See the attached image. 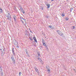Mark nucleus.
Masks as SVG:
<instances>
[{"label":"nucleus","mask_w":76,"mask_h":76,"mask_svg":"<svg viewBox=\"0 0 76 76\" xmlns=\"http://www.w3.org/2000/svg\"><path fill=\"white\" fill-rule=\"evenodd\" d=\"M20 19H21L20 20L22 22L23 24V25H25V24H24V22H26V20H25V18H23L22 17H20Z\"/></svg>","instance_id":"f257e3e1"},{"label":"nucleus","mask_w":76,"mask_h":76,"mask_svg":"<svg viewBox=\"0 0 76 76\" xmlns=\"http://www.w3.org/2000/svg\"><path fill=\"white\" fill-rule=\"evenodd\" d=\"M6 16L7 18V19L11 20V17L10 13H8L7 15H6Z\"/></svg>","instance_id":"f03ea898"},{"label":"nucleus","mask_w":76,"mask_h":76,"mask_svg":"<svg viewBox=\"0 0 76 76\" xmlns=\"http://www.w3.org/2000/svg\"><path fill=\"white\" fill-rule=\"evenodd\" d=\"M14 44L15 45L16 47L17 48H19V46H18V42L16 40H15L14 41Z\"/></svg>","instance_id":"7ed1b4c3"},{"label":"nucleus","mask_w":76,"mask_h":76,"mask_svg":"<svg viewBox=\"0 0 76 76\" xmlns=\"http://www.w3.org/2000/svg\"><path fill=\"white\" fill-rule=\"evenodd\" d=\"M20 10H21V12H22V13H23V14H24L25 12L24 10H23V9H22V7H20Z\"/></svg>","instance_id":"20e7f679"},{"label":"nucleus","mask_w":76,"mask_h":76,"mask_svg":"<svg viewBox=\"0 0 76 76\" xmlns=\"http://www.w3.org/2000/svg\"><path fill=\"white\" fill-rule=\"evenodd\" d=\"M43 45H44L45 46V47L46 48V49H48V47H47V45H46V43H43Z\"/></svg>","instance_id":"39448f33"},{"label":"nucleus","mask_w":76,"mask_h":76,"mask_svg":"<svg viewBox=\"0 0 76 76\" xmlns=\"http://www.w3.org/2000/svg\"><path fill=\"white\" fill-rule=\"evenodd\" d=\"M34 69L36 71V72H37L38 73H39V71H38V69H37V67L35 66L34 67Z\"/></svg>","instance_id":"423d86ee"},{"label":"nucleus","mask_w":76,"mask_h":76,"mask_svg":"<svg viewBox=\"0 0 76 76\" xmlns=\"http://www.w3.org/2000/svg\"><path fill=\"white\" fill-rule=\"evenodd\" d=\"M26 51L27 56H28V57H29V53H28V50H27V49H26Z\"/></svg>","instance_id":"0eeeda50"},{"label":"nucleus","mask_w":76,"mask_h":76,"mask_svg":"<svg viewBox=\"0 0 76 76\" xmlns=\"http://www.w3.org/2000/svg\"><path fill=\"white\" fill-rule=\"evenodd\" d=\"M58 34H59L60 35H61V36H62L63 35L62 32L61 31H60L59 32H58Z\"/></svg>","instance_id":"6e6552de"},{"label":"nucleus","mask_w":76,"mask_h":76,"mask_svg":"<svg viewBox=\"0 0 76 76\" xmlns=\"http://www.w3.org/2000/svg\"><path fill=\"white\" fill-rule=\"evenodd\" d=\"M1 51V52H2L3 53V52H4V50H5L4 49V48H1L0 49Z\"/></svg>","instance_id":"1a4fd4ad"},{"label":"nucleus","mask_w":76,"mask_h":76,"mask_svg":"<svg viewBox=\"0 0 76 76\" xmlns=\"http://www.w3.org/2000/svg\"><path fill=\"white\" fill-rule=\"evenodd\" d=\"M33 39L36 42H37V39H36V38L34 36L33 37Z\"/></svg>","instance_id":"9d476101"},{"label":"nucleus","mask_w":76,"mask_h":76,"mask_svg":"<svg viewBox=\"0 0 76 76\" xmlns=\"http://www.w3.org/2000/svg\"><path fill=\"white\" fill-rule=\"evenodd\" d=\"M29 33V32L27 31V30H26L25 32V35H28V34Z\"/></svg>","instance_id":"9b49d317"},{"label":"nucleus","mask_w":76,"mask_h":76,"mask_svg":"<svg viewBox=\"0 0 76 76\" xmlns=\"http://www.w3.org/2000/svg\"><path fill=\"white\" fill-rule=\"evenodd\" d=\"M11 58L12 60V61H13V60H15V59H14V57H13V55L11 56Z\"/></svg>","instance_id":"f8f14e48"},{"label":"nucleus","mask_w":76,"mask_h":76,"mask_svg":"<svg viewBox=\"0 0 76 76\" xmlns=\"http://www.w3.org/2000/svg\"><path fill=\"white\" fill-rule=\"evenodd\" d=\"M0 74L1 76H3V73L2 71H0Z\"/></svg>","instance_id":"ddd939ff"},{"label":"nucleus","mask_w":76,"mask_h":76,"mask_svg":"<svg viewBox=\"0 0 76 76\" xmlns=\"http://www.w3.org/2000/svg\"><path fill=\"white\" fill-rule=\"evenodd\" d=\"M47 8H50V4H48L47 5Z\"/></svg>","instance_id":"4468645a"},{"label":"nucleus","mask_w":76,"mask_h":76,"mask_svg":"<svg viewBox=\"0 0 76 76\" xmlns=\"http://www.w3.org/2000/svg\"><path fill=\"white\" fill-rule=\"evenodd\" d=\"M12 62H13V64H15V63H16V62L15 61V60H14L13 61H12Z\"/></svg>","instance_id":"2eb2a0df"},{"label":"nucleus","mask_w":76,"mask_h":76,"mask_svg":"<svg viewBox=\"0 0 76 76\" xmlns=\"http://www.w3.org/2000/svg\"><path fill=\"white\" fill-rule=\"evenodd\" d=\"M40 9H41V10H43V7L41 6L40 7Z\"/></svg>","instance_id":"dca6fc26"},{"label":"nucleus","mask_w":76,"mask_h":76,"mask_svg":"<svg viewBox=\"0 0 76 76\" xmlns=\"http://www.w3.org/2000/svg\"><path fill=\"white\" fill-rule=\"evenodd\" d=\"M0 12H1V13H2L3 12V10H2V9H1V8H0Z\"/></svg>","instance_id":"f3484780"},{"label":"nucleus","mask_w":76,"mask_h":76,"mask_svg":"<svg viewBox=\"0 0 76 76\" xmlns=\"http://www.w3.org/2000/svg\"><path fill=\"white\" fill-rule=\"evenodd\" d=\"M48 73H50V69H48Z\"/></svg>","instance_id":"a211bd4d"},{"label":"nucleus","mask_w":76,"mask_h":76,"mask_svg":"<svg viewBox=\"0 0 76 76\" xmlns=\"http://www.w3.org/2000/svg\"><path fill=\"white\" fill-rule=\"evenodd\" d=\"M12 53L13 54V55L14 56H16V55H15V53L14 52H12Z\"/></svg>","instance_id":"6ab92c4d"},{"label":"nucleus","mask_w":76,"mask_h":76,"mask_svg":"<svg viewBox=\"0 0 76 76\" xmlns=\"http://www.w3.org/2000/svg\"><path fill=\"white\" fill-rule=\"evenodd\" d=\"M69 18L66 17V18H65V20H69Z\"/></svg>","instance_id":"aec40b11"},{"label":"nucleus","mask_w":76,"mask_h":76,"mask_svg":"<svg viewBox=\"0 0 76 76\" xmlns=\"http://www.w3.org/2000/svg\"><path fill=\"white\" fill-rule=\"evenodd\" d=\"M14 20L16 21V16H15V17H14Z\"/></svg>","instance_id":"412c9836"},{"label":"nucleus","mask_w":76,"mask_h":76,"mask_svg":"<svg viewBox=\"0 0 76 76\" xmlns=\"http://www.w3.org/2000/svg\"><path fill=\"white\" fill-rule=\"evenodd\" d=\"M0 71L1 72H2V68L1 67V66H0Z\"/></svg>","instance_id":"4be33fe9"},{"label":"nucleus","mask_w":76,"mask_h":76,"mask_svg":"<svg viewBox=\"0 0 76 76\" xmlns=\"http://www.w3.org/2000/svg\"><path fill=\"white\" fill-rule=\"evenodd\" d=\"M49 28H50L51 29H53V27H52V26H49Z\"/></svg>","instance_id":"5701e85b"},{"label":"nucleus","mask_w":76,"mask_h":76,"mask_svg":"<svg viewBox=\"0 0 76 76\" xmlns=\"http://www.w3.org/2000/svg\"><path fill=\"white\" fill-rule=\"evenodd\" d=\"M42 43H44V39H42Z\"/></svg>","instance_id":"b1692460"},{"label":"nucleus","mask_w":76,"mask_h":76,"mask_svg":"<svg viewBox=\"0 0 76 76\" xmlns=\"http://www.w3.org/2000/svg\"><path fill=\"white\" fill-rule=\"evenodd\" d=\"M65 15H64V13H63L62 14V16H64Z\"/></svg>","instance_id":"393cba45"},{"label":"nucleus","mask_w":76,"mask_h":76,"mask_svg":"<svg viewBox=\"0 0 76 76\" xmlns=\"http://www.w3.org/2000/svg\"><path fill=\"white\" fill-rule=\"evenodd\" d=\"M37 54L38 55V56H40V53L39 52H37Z\"/></svg>","instance_id":"a878e982"},{"label":"nucleus","mask_w":76,"mask_h":76,"mask_svg":"<svg viewBox=\"0 0 76 76\" xmlns=\"http://www.w3.org/2000/svg\"><path fill=\"white\" fill-rule=\"evenodd\" d=\"M14 10H16V7H14Z\"/></svg>","instance_id":"bb28decb"},{"label":"nucleus","mask_w":76,"mask_h":76,"mask_svg":"<svg viewBox=\"0 0 76 76\" xmlns=\"http://www.w3.org/2000/svg\"><path fill=\"white\" fill-rule=\"evenodd\" d=\"M75 27L74 26L72 27V29H75Z\"/></svg>","instance_id":"cd10ccee"},{"label":"nucleus","mask_w":76,"mask_h":76,"mask_svg":"<svg viewBox=\"0 0 76 76\" xmlns=\"http://www.w3.org/2000/svg\"><path fill=\"white\" fill-rule=\"evenodd\" d=\"M21 73H21V72H20L19 73V76H20V75H21Z\"/></svg>","instance_id":"c85d7f7f"},{"label":"nucleus","mask_w":76,"mask_h":76,"mask_svg":"<svg viewBox=\"0 0 76 76\" xmlns=\"http://www.w3.org/2000/svg\"><path fill=\"white\" fill-rule=\"evenodd\" d=\"M30 39L31 40V41H32L33 39H32V38H30Z\"/></svg>","instance_id":"c756f323"},{"label":"nucleus","mask_w":76,"mask_h":76,"mask_svg":"<svg viewBox=\"0 0 76 76\" xmlns=\"http://www.w3.org/2000/svg\"><path fill=\"white\" fill-rule=\"evenodd\" d=\"M73 9V8H71L70 9V11H71V12H72V10Z\"/></svg>","instance_id":"7c9ffc66"},{"label":"nucleus","mask_w":76,"mask_h":76,"mask_svg":"<svg viewBox=\"0 0 76 76\" xmlns=\"http://www.w3.org/2000/svg\"><path fill=\"white\" fill-rule=\"evenodd\" d=\"M46 18H48V16L46 15Z\"/></svg>","instance_id":"2f4dec72"},{"label":"nucleus","mask_w":76,"mask_h":76,"mask_svg":"<svg viewBox=\"0 0 76 76\" xmlns=\"http://www.w3.org/2000/svg\"><path fill=\"white\" fill-rule=\"evenodd\" d=\"M60 31L56 30V32H58V31Z\"/></svg>","instance_id":"473e14b6"},{"label":"nucleus","mask_w":76,"mask_h":76,"mask_svg":"<svg viewBox=\"0 0 76 76\" xmlns=\"http://www.w3.org/2000/svg\"><path fill=\"white\" fill-rule=\"evenodd\" d=\"M74 70L75 71V73H76V69H74Z\"/></svg>","instance_id":"72a5a7b5"},{"label":"nucleus","mask_w":76,"mask_h":76,"mask_svg":"<svg viewBox=\"0 0 76 76\" xmlns=\"http://www.w3.org/2000/svg\"><path fill=\"white\" fill-rule=\"evenodd\" d=\"M30 32H31V33H33L32 31H31V30L30 31Z\"/></svg>","instance_id":"f704fd0d"},{"label":"nucleus","mask_w":76,"mask_h":76,"mask_svg":"<svg viewBox=\"0 0 76 76\" xmlns=\"http://www.w3.org/2000/svg\"><path fill=\"white\" fill-rule=\"evenodd\" d=\"M14 52V50H12V52Z\"/></svg>","instance_id":"c9c22d12"},{"label":"nucleus","mask_w":76,"mask_h":76,"mask_svg":"<svg viewBox=\"0 0 76 76\" xmlns=\"http://www.w3.org/2000/svg\"><path fill=\"white\" fill-rule=\"evenodd\" d=\"M38 59L39 60H41V58H38Z\"/></svg>","instance_id":"e433bc0d"},{"label":"nucleus","mask_w":76,"mask_h":76,"mask_svg":"<svg viewBox=\"0 0 76 76\" xmlns=\"http://www.w3.org/2000/svg\"><path fill=\"white\" fill-rule=\"evenodd\" d=\"M28 29L29 30V31H31V29H30V28H29Z\"/></svg>","instance_id":"4c0bfd02"},{"label":"nucleus","mask_w":76,"mask_h":76,"mask_svg":"<svg viewBox=\"0 0 76 76\" xmlns=\"http://www.w3.org/2000/svg\"><path fill=\"white\" fill-rule=\"evenodd\" d=\"M54 0H51V1H53Z\"/></svg>","instance_id":"58836bf2"},{"label":"nucleus","mask_w":76,"mask_h":76,"mask_svg":"<svg viewBox=\"0 0 76 76\" xmlns=\"http://www.w3.org/2000/svg\"><path fill=\"white\" fill-rule=\"evenodd\" d=\"M12 50H14V48H12Z\"/></svg>","instance_id":"ea45409f"},{"label":"nucleus","mask_w":76,"mask_h":76,"mask_svg":"<svg viewBox=\"0 0 76 76\" xmlns=\"http://www.w3.org/2000/svg\"><path fill=\"white\" fill-rule=\"evenodd\" d=\"M23 22H24V21H23Z\"/></svg>","instance_id":"a19ab883"},{"label":"nucleus","mask_w":76,"mask_h":76,"mask_svg":"<svg viewBox=\"0 0 76 76\" xmlns=\"http://www.w3.org/2000/svg\"><path fill=\"white\" fill-rule=\"evenodd\" d=\"M3 54V53H2V54Z\"/></svg>","instance_id":"79ce46f5"},{"label":"nucleus","mask_w":76,"mask_h":76,"mask_svg":"<svg viewBox=\"0 0 76 76\" xmlns=\"http://www.w3.org/2000/svg\"><path fill=\"white\" fill-rule=\"evenodd\" d=\"M3 54V53H2V54Z\"/></svg>","instance_id":"37998d69"}]
</instances>
